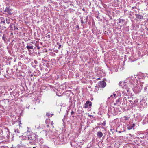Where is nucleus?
Returning <instances> with one entry per match:
<instances>
[{
  "instance_id": "7ed1b4c3",
  "label": "nucleus",
  "mask_w": 148,
  "mask_h": 148,
  "mask_svg": "<svg viewBox=\"0 0 148 148\" xmlns=\"http://www.w3.org/2000/svg\"><path fill=\"white\" fill-rule=\"evenodd\" d=\"M46 136L47 138H49L51 139H54L56 137V136L53 135L52 132L51 131H48V132H47Z\"/></svg>"
},
{
  "instance_id": "a878e982",
  "label": "nucleus",
  "mask_w": 148,
  "mask_h": 148,
  "mask_svg": "<svg viewBox=\"0 0 148 148\" xmlns=\"http://www.w3.org/2000/svg\"><path fill=\"white\" fill-rule=\"evenodd\" d=\"M81 23L83 24L84 23V21L82 19H81Z\"/></svg>"
},
{
  "instance_id": "4be33fe9",
  "label": "nucleus",
  "mask_w": 148,
  "mask_h": 148,
  "mask_svg": "<svg viewBox=\"0 0 148 148\" xmlns=\"http://www.w3.org/2000/svg\"><path fill=\"white\" fill-rule=\"evenodd\" d=\"M2 38V39H3V40H4L5 41V40L6 39V36H5L4 35H3V36Z\"/></svg>"
},
{
  "instance_id": "39448f33",
  "label": "nucleus",
  "mask_w": 148,
  "mask_h": 148,
  "mask_svg": "<svg viewBox=\"0 0 148 148\" xmlns=\"http://www.w3.org/2000/svg\"><path fill=\"white\" fill-rule=\"evenodd\" d=\"M92 103L90 101H87L84 106V108H88V106L91 107L92 106Z\"/></svg>"
},
{
  "instance_id": "c756f323",
  "label": "nucleus",
  "mask_w": 148,
  "mask_h": 148,
  "mask_svg": "<svg viewBox=\"0 0 148 148\" xmlns=\"http://www.w3.org/2000/svg\"><path fill=\"white\" fill-rule=\"evenodd\" d=\"M113 95H114V97H115L116 96V95L114 93L113 94Z\"/></svg>"
},
{
  "instance_id": "9d476101",
  "label": "nucleus",
  "mask_w": 148,
  "mask_h": 148,
  "mask_svg": "<svg viewBox=\"0 0 148 148\" xmlns=\"http://www.w3.org/2000/svg\"><path fill=\"white\" fill-rule=\"evenodd\" d=\"M11 9L8 8H6L5 9V11L7 12L8 14L11 15V13L10 12Z\"/></svg>"
},
{
  "instance_id": "79ce46f5",
  "label": "nucleus",
  "mask_w": 148,
  "mask_h": 148,
  "mask_svg": "<svg viewBox=\"0 0 148 148\" xmlns=\"http://www.w3.org/2000/svg\"><path fill=\"white\" fill-rule=\"evenodd\" d=\"M35 63H36V62H35Z\"/></svg>"
},
{
  "instance_id": "f8f14e48",
  "label": "nucleus",
  "mask_w": 148,
  "mask_h": 148,
  "mask_svg": "<svg viewBox=\"0 0 148 148\" xmlns=\"http://www.w3.org/2000/svg\"><path fill=\"white\" fill-rule=\"evenodd\" d=\"M6 28V27L5 26H3L1 27V26H0V33H2L3 31L5 30V29Z\"/></svg>"
},
{
  "instance_id": "a19ab883",
  "label": "nucleus",
  "mask_w": 148,
  "mask_h": 148,
  "mask_svg": "<svg viewBox=\"0 0 148 148\" xmlns=\"http://www.w3.org/2000/svg\"><path fill=\"white\" fill-rule=\"evenodd\" d=\"M39 49V48H38V49Z\"/></svg>"
},
{
  "instance_id": "c85d7f7f",
  "label": "nucleus",
  "mask_w": 148,
  "mask_h": 148,
  "mask_svg": "<svg viewBox=\"0 0 148 148\" xmlns=\"http://www.w3.org/2000/svg\"><path fill=\"white\" fill-rule=\"evenodd\" d=\"M61 46V45H60L58 47V48L60 49Z\"/></svg>"
},
{
  "instance_id": "6ab92c4d",
  "label": "nucleus",
  "mask_w": 148,
  "mask_h": 148,
  "mask_svg": "<svg viewBox=\"0 0 148 148\" xmlns=\"http://www.w3.org/2000/svg\"><path fill=\"white\" fill-rule=\"evenodd\" d=\"M26 139L27 140H32V138L31 137V136H27V138H26Z\"/></svg>"
},
{
  "instance_id": "5701e85b",
  "label": "nucleus",
  "mask_w": 148,
  "mask_h": 148,
  "mask_svg": "<svg viewBox=\"0 0 148 148\" xmlns=\"http://www.w3.org/2000/svg\"><path fill=\"white\" fill-rule=\"evenodd\" d=\"M138 100L137 99H136L134 101V104H136L138 103Z\"/></svg>"
},
{
  "instance_id": "393cba45",
  "label": "nucleus",
  "mask_w": 148,
  "mask_h": 148,
  "mask_svg": "<svg viewBox=\"0 0 148 148\" xmlns=\"http://www.w3.org/2000/svg\"><path fill=\"white\" fill-rule=\"evenodd\" d=\"M74 114V112L73 111H72L71 112V115H73Z\"/></svg>"
},
{
  "instance_id": "2f4dec72",
  "label": "nucleus",
  "mask_w": 148,
  "mask_h": 148,
  "mask_svg": "<svg viewBox=\"0 0 148 148\" xmlns=\"http://www.w3.org/2000/svg\"><path fill=\"white\" fill-rule=\"evenodd\" d=\"M113 97V95H111L110 96V97Z\"/></svg>"
},
{
  "instance_id": "dca6fc26",
  "label": "nucleus",
  "mask_w": 148,
  "mask_h": 148,
  "mask_svg": "<svg viewBox=\"0 0 148 148\" xmlns=\"http://www.w3.org/2000/svg\"><path fill=\"white\" fill-rule=\"evenodd\" d=\"M75 143V142L74 141H72V142H71V145L72 146H77L76 144H74Z\"/></svg>"
},
{
  "instance_id": "6e6552de",
  "label": "nucleus",
  "mask_w": 148,
  "mask_h": 148,
  "mask_svg": "<svg viewBox=\"0 0 148 148\" xmlns=\"http://www.w3.org/2000/svg\"><path fill=\"white\" fill-rule=\"evenodd\" d=\"M12 19L9 18H7L5 19V22L8 24H10L12 21Z\"/></svg>"
},
{
  "instance_id": "423d86ee",
  "label": "nucleus",
  "mask_w": 148,
  "mask_h": 148,
  "mask_svg": "<svg viewBox=\"0 0 148 148\" xmlns=\"http://www.w3.org/2000/svg\"><path fill=\"white\" fill-rule=\"evenodd\" d=\"M106 83L104 81H100L99 84V86L101 88H103L106 86Z\"/></svg>"
},
{
  "instance_id": "bb28decb",
  "label": "nucleus",
  "mask_w": 148,
  "mask_h": 148,
  "mask_svg": "<svg viewBox=\"0 0 148 148\" xmlns=\"http://www.w3.org/2000/svg\"><path fill=\"white\" fill-rule=\"evenodd\" d=\"M47 37L48 38H50V35H48L47 36Z\"/></svg>"
},
{
  "instance_id": "1a4fd4ad",
  "label": "nucleus",
  "mask_w": 148,
  "mask_h": 148,
  "mask_svg": "<svg viewBox=\"0 0 148 148\" xmlns=\"http://www.w3.org/2000/svg\"><path fill=\"white\" fill-rule=\"evenodd\" d=\"M97 135L99 138H101L103 134L100 132H98L97 133Z\"/></svg>"
},
{
  "instance_id": "c9c22d12",
  "label": "nucleus",
  "mask_w": 148,
  "mask_h": 148,
  "mask_svg": "<svg viewBox=\"0 0 148 148\" xmlns=\"http://www.w3.org/2000/svg\"><path fill=\"white\" fill-rule=\"evenodd\" d=\"M100 79L99 78H98V79Z\"/></svg>"
},
{
  "instance_id": "ea45409f",
  "label": "nucleus",
  "mask_w": 148,
  "mask_h": 148,
  "mask_svg": "<svg viewBox=\"0 0 148 148\" xmlns=\"http://www.w3.org/2000/svg\"><path fill=\"white\" fill-rule=\"evenodd\" d=\"M33 148H35V147H34Z\"/></svg>"
},
{
  "instance_id": "e433bc0d",
  "label": "nucleus",
  "mask_w": 148,
  "mask_h": 148,
  "mask_svg": "<svg viewBox=\"0 0 148 148\" xmlns=\"http://www.w3.org/2000/svg\"><path fill=\"white\" fill-rule=\"evenodd\" d=\"M110 99V97H108V99Z\"/></svg>"
},
{
  "instance_id": "f704fd0d",
  "label": "nucleus",
  "mask_w": 148,
  "mask_h": 148,
  "mask_svg": "<svg viewBox=\"0 0 148 148\" xmlns=\"http://www.w3.org/2000/svg\"><path fill=\"white\" fill-rule=\"evenodd\" d=\"M31 43H33V42H32Z\"/></svg>"
},
{
  "instance_id": "4468645a",
  "label": "nucleus",
  "mask_w": 148,
  "mask_h": 148,
  "mask_svg": "<svg viewBox=\"0 0 148 148\" xmlns=\"http://www.w3.org/2000/svg\"><path fill=\"white\" fill-rule=\"evenodd\" d=\"M18 28L16 27L15 25H14V27L13 28V29L12 30L16 31H18Z\"/></svg>"
},
{
  "instance_id": "a211bd4d",
  "label": "nucleus",
  "mask_w": 148,
  "mask_h": 148,
  "mask_svg": "<svg viewBox=\"0 0 148 148\" xmlns=\"http://www.w3.org/2000/svg\"><path fill=\"white\" fill-rule=\"evenodd\" d=\"M14 132L16 133H19L20 132L18 129H14Z\"/></svg>"
},
{
  "instance_id": "aec40b11",
  "label": "nucleus",
  "mask_w": 148,
  "mask_h": 148,
  "mask_svg": "<svg viewBox=\"0 0 148 148\" xmlns=\"http://www.w3.org/2000/svg\"><path fill=\"white\" fill-rule=\"evenodd\" d=\"M119 128H118L116 130V131L117 132H118L119 133H121L123 132V131H119Z\"/></svg>"
},
{
  "instance_id": "0eeeda50",
  "label": "nucleus",
  "mask_w": 148,
  "mask_h": 148,
  "mask_svg": "<svg viewBox=\"0 0 148 148\" xmlns=\"http://www.w3.org/2000/svg\"><path fill=\"white\" fill-rule=\"evenodd\" d=\"M135 126V124L134 123H129L127 125V129L131 130Z\"/></svg>"
},
{
  "instance_id": "412c9836",
  "label": "nucleus",
  "mask_w": 148,
  "mask_h": 148,
  "mask_svg": "<svg viewBox=\"0 0 148 148\" xmlns=\"http://www.w3.org/2000/svg\"><path fill=\"white\" fill-rule=\"evenodd\" d=\"M124 21V20L123 19H119V23H121L122 22H123V21Z\"/></svg>"
},
{
  "instance_id": "b1692460",
  "label": "nucleus",
  "mask_w": 148,
  "mask_h": 148,
  "mask_svg": "<svg viewBox=\"0 0 148 148\" xmlns=\"http://www.w3.org/2000/svg\"><path fill=\"white\" fill-rule=\"evenodd\" d=\"M51 124L52 126V127H54L53 126V121H51Z\"/></svg>"
},
{
  "instance_id": "4c0bfd02",
  "label": "nucleus",
  "mask_w": 148,
  "mask_h": 148,
  "mask_svg": "<svg viewBox=\"0 0 148 148\" xmlns=\"http://www.w3.org/2000/svg\"><path fill=\"white\" fill-rule=\"evenodd\" d=\"M100 125V124H98L97 125Z\"/></svg>"
},
{
  "instance_id": "9b49d317",
  "label": "nucleus",
  "mask_w": 148,
  "mask_h": 148,
  "mask_svg": "<svg viewBox=\"0 0 148 148\" xmlns=\"http://www.w3.org/2000/svg\"><path fill=\"white\" fill-rule=\"evenodd\" d=\"M14 25L13 23H10L8 28L10 29V30H12L14 27Z\"/></svg>"
},
{
  "instance_id": "ddd939ff",
  "label": "nucleus",
  "mask_w": 148,
  "mask_h": 148,
  "mask_svg": "<svg viewBox=\"0 0 148 148\" xmlns=\"http://www.w3.org/2000/svg\"><path fill=\"white\" fill-rule=\"evenodd\" d=\"M29 45H27L26 46V48L27 49H33V46L32 45H30L31 44L30 43L29 44Z\"/></svg>"
},
{
  "instance_id": "f257e3e1",
  "label": "nucleus",
  "mask_w": 148,
  "mask_h": 148,
  "mask_svg": "<svg viewBox=\"0 0 148 148\" xmlns=\"http://www.w3.org/2000/svg\"><path fill=\"white\" fill-rule=\"evenodd\" d=\"M138 81L135 76H131L127 78L123 82L120 81L119 83L120 86L123 88L129 89L130 88H133L132 89L135 93L137 94L140 92L141 89L138 88Z\"/></svg>"
},
{
  "instance_id": "f03ea898",
  "label": "nucleus",
  "mask_w": 148,
  "mask_h": 148,
  "mask_svg": "<svg viewBox=\"0 0 148 148\" xmlns=\"http://www.w3.org/2000/svg\"><path fill=\"white\" fill-rule=\"evenodd\" d=\"M147 106V103L145 99H143L140 100L139 103V107L142 108H144L146 107Z\"/></svg>"
},
{
  "instance_id": "473e14b6",
  "label": "nucleus",
  "mask_w": 148,
  "mask_h": 148,
  "mask_svg": "<svg viewBox=\"0 0 148 148\" xmlns=\"http://www.w3.org/2000/svg\"><path fill=\"white\" fill-rule=\"evenodd\" d=\"M82 10L84 11H85V9H84V8H83L82 9Z\"/></svg>"
},
{
  "instance_id": "2eb2a0df",
  "label": "nucleus",
  "mask_w": 148,
  "mask_h": 148,
  "mask_svg": "<svg viewBox=\"0 0 148 148\" xmlns=\"http://www.w3.org/2000/svg\"><path fill=\"white\" fill-rule=\"evenodd\" d=\"M136 18L139 19L143 18V16L137 14L136 15Z\"/></svg>"
},
{
  "instance_id": "20e7f679",
  "label": "nucleus",
  "mask_w": 148,
  "mask_h": 148,
  "mask_svg": "<svg viewBox=\"0 0 148 148\" xmlns=\"http://www.w3.org/2000/svg\"><path fill=\"white\" fill-rule=\"evenodd\" d=\"M123 122L127 124L128 123L130 119V117L127 116H124L121 118Z\"/></svg>"
},
{
  "instance_id": "cd10ccee",
  "label": "nucleus",
  "mask_w": 148,
  "mask_h": 148,
  "mask_svg": "<svg viewBox=\"0 0 148 148\" xmlns=\"http://www.w3.org/2000/svg\"><path fill=\"white\" fill-rule=\"evenodd\" d=\"M1 23H4L5 24V20L4 21H2L1 22Z\"/></svg>"
},
{
  "instance_id": "72a5a7b5",
  "label": "nucleus",
  "mask_w": 148,
  "mask_h": 148,
  "mask_svg": "<svg viewBox=\"0 0 148 148\" xmlns=\"http://www.w3.org/2000/svg\"><path fill=\"white\" fill-rule=\"evenodd\" d=\"M13 34V33H11V35H12Z\"/></svg>"
},
{
  "instance_id": "58836bf2",
  "label": "nucleus",
  "mask_w": 148,
  "mask_h": 148,
  "mask_svg": "<svg viewBox=\"0 0 148 148\" xmlns=\"http://www.w3.org/2000/svg\"><path fill=\"white\" fill-rule=\"evenodd\" d=\"M17 127H20V126H19V125H17Z\"/></svg>"
},
{
  "instance_id": "f3484780",
  "label": "nucleus",
  "mask_w": 148,
  "mask_h": 148,
  "mask_svg": "<svg viewBox=\"0 0 148 148\" xmlns=\"http://www.w3.org/2000/svg\"><path fill=\"white\" fill-rule=\"evenodd\" d=\"M53 115V114H50V113H46V116L48 117L50 116V117H51Z\"/></svg>"
},
{
  "instance_id": "7c9ffc66",
  "label": "nucleus",
  "mask_w": 148,
  "mask_h": 148,
  "mask_svg": "<svg viewBox=\"0 0 148 148\" xmlns=\"http://www.w3.org/2000/svg\"><path fill=\"white\" fill-rule=\"evenodd\" d=\"M29 143H30V144H33V143H32V141H30L29 142Z\"/></svg>"
}]
</instances>
